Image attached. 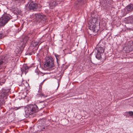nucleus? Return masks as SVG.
<instances>
[{
    "mask_svg": "<svg viewBox=\"0 0 133 133\" xmlns=\"http://www.w3.org/2000/svg\"><path fill=\"white\" fill-rule=\"evenodd\" d=\"M38 108L35 104H30L27 106L25 109V117H27L33 114L38 111Z\"/></svg>",
    "mask_w": 133,
    "mask_h": 133,
    "instance_id": "nucleus-1",
    "label": "nucleus"
},
{
    "mask_svg": "<svg viewBox=\"0 0 133 133\" xmlns=\"http://www.w3.org/2000/svg\"><path fill=\"white\" fill-rule=\"evenodd\" d=\"M104 50L105 48L104 47H101L99 45L97 46L94 51L96 52H97V54L95 56L97 59H100L102 58V55H103Z\"/></svg>",
    "mask_w": 133,
    "mask_h": 133,
    "instance_id": "nucleus-2",
    "label": "nucleus"
},
{
    "mask_svg": "<svg viewBox=\"0 0 133 133\" xmlns=\"http://www.w3.org/2000/svg\"><path fill=\"white\" fill-rule=\"evenodd\" d=\"M55 66L53 59L51 57L49 58L46 57V58L44 64L45 68H51Z\"/></svg>",
    "mask_w": 133,
    "mask_h": 133,
    "instance_id": "nucleus-3",
    "label": "nucleus"
},
{
    "mask_svg": "<svg viewBox=\"0 0 133 133\" xmlns=\"http://www.w3.org/2000/svg\"><path fill=\"white\" fill-rule=\"evenodd\" d=\"M11 16L9 15H4L0 19V26H4L5 24L11 19Z\"/></svg>",
    "mask_w": 133,
    "mask_h": 133,
    "instance_id": "nucleus-4",
    "label": "nucleus"
},
{
    "mask_svg": "<svg viewBox=\"0 0 133 133\" xmlns=\"http://www.w3.org/2000/svg\"><path fill=\"white\" fill-rule=\"evenodd\" d=\"M10 90L9 89H2L1 93L0 94V98L2 99L0 100L1 103L3 104V102L4 101V99L7 98V96L8 95Z\"/></svg>",
    "mask_w": 133,
    "mask_h": 133,
    "instance_id": "nucleus-5",
    "label": "nucleus"
},
{
    "mask_svg": "<svg viewBox=\"0 0 133 133\" xmlns=\"http://www.w3.org/2000/svg\"><path fill=\"white\" fill-rule=\"evenodd\" d=\"M34 17L37 21L41 20L44 21L46 18V17L45 15L39 13L35 14L34 15Z\"/></svg>",
    "mask_w": 133,
    "mask_h": 133,
    "instance_id": "nucleus-6",
    "label": "nucleus"
},
{
    "mask_svg": "<svg viewBox=\"0 0 133 133\" xmlns=\"http://www.w3.org/2000/svg\"><path fill=\"white\" fill-rule=\"evenodd\" d=\"M36 49L33 46H30L27 50L26 54L27 55H31L34 54L36 51Z\"/></svg>",
    "mask_w": 133,
    "mask_h": 133,
    "instance_id": "nucleus-7",
    "label": "nucleus"
},
{
    "mask_svg": "<svg viewBox=\"0 0 133 133\" xmlns=\"http://www.w3.org/2000/svg\"><path fill=\"white\" fill-rule=\"evenodd\" d=\"M127 49V52H128L133 50V42L131 44L130 43H128L127 46H125L123 48V49L126 50Z\"/></svg>",
    "mask_w": 133,
    "mask_h": 133,
    "instance_id": "nucleus-8",
    "label": "nucleus"
},
{
    "mask_svg": "<svg viewBox=\"0 0 133 133\" xmlns=\"http://www.w3.org/2000/svg\"><path fill=\"white\" fill-rule=\"evenodd\" d=\"M37 6L38 5L37 3L32 2L29 4L28 8L30 10H32L35 11L37 8Z\"/></svg>",
    "mask_w": 133,
    "mask_h": 133,
    "instance_id": "nucleus-9",
    "label": "nucleus"
},
{
    "mask_svg": "<svg viewBox=\"0 0 133 133\" xmlns=\"http://www.w3.org/2000/svg\"><path fill=\"white\" fill-rule=\"evenodd\" d=\"M46 79H45L43 81L41 82L40 85L39 86V88L41 89L42 88V85H43V83L44 82V81H45V80ZM37 95H38L39 96L42 97V96L44 97H45V96H44L43 94L41 92V89H39V90L38 91V93L37 94Z\"/></svg>",
    "mask_w": 133,
    "mask_h": 133,
    "instance_id": "nucleus-10",
    "label": "nucleus"
},
{
    "mask_svg": "<svg viewBox=\"0 0 133 133\" xmlns=\"http://www.w3.org/2000/svg\"><path fill=\"white\" fill-rule=\"evenodd\" d=\"M7 61L5 59V57H2L0 58V70L2 68V64L3 63H7Z\"/></svg>",
    "mask_w": 133,
    "mask_h": 133,
    "instance_id": "nucleus-11",
    "label": "nucleus"
},
{
    "mask_svg": "<svg viewBox=\"0 0 133 133\" xmlns=\"http://www.w3.org/2000/svg\"><path fill=\"white\" fill-rule=\"evenodd\" d=\"M95 22V23H94V22L93 23V24L92 23V24L90 25L89 28L90 29V30H92L94 32L96 31V21Z\"/></svg>",
    "mask_w": 133,
    "mask_h": 133,
    "instance_id": "nucleus-12",
    "label": "nucleus"
},
{
    "mask_svg": "<svg viewBox=\"0 0 133 133\" xmlns=\"http://www.w3.org/2000/svg\"><path fill=\"white\" fill-rule=\"evenodd\" d=\"M39 43L37 42H32L30 44V46H33L35 49L36 50L37 49L38 46V45Z\"/></svg>",
    "mask_w": 133,
    "mask_h": 133,
    "instance_id": "nucleus-13",
    "label": "nucleus"
},
{
    "mask_svg": "<svg viewBox=\"0 0 133 133\" xmlns=\"http://www.w3.org/2000/svg\"><path fill=\"white\" fill-rule=\"evenodd\" d=\"M126 9L127 11H130L133 9V4H130L127 6Z\"/></svg>",
    "mask_w": 133,
    "mask_h": 133,
    "instance_id": "nucleus-14",
    "label": "nucleus"
},
{
    "mask_svg": "<svg viewBox=\"0 0 133 133\" xmlns=\"http://www.w3.org/2000/svg\"><path fill=\"white\" fill-rule=\"evenodd\" d=\"M28 39L27 37H25V38L23 39V41L22 42H21V44L22 45L21 47H24L25 46V44L26 42L27 41Z\"/></svg>",
    "mask_w": 133,
    "mask_h": 133,
    "instance_id": "nucleus-15",
    "label": "nucleus"
},
{
    "mask_svg": "<svg viewBox=\"0 0 133 133\" xmlns=\"http://www.w3.org/2000/svg\"><path fill=\"white\" fill-rule=\"evenodd\" d=\"M29 68V67L27 65H25L22 68H21V70L22 72H26V70L28 69Z\"/></svg>",
    "mask_w": 133,
    "mask_h": 133,
    "instance_id": "nucleus-16",
    "label": "nucleus"
},
{
    "mask_svg": "<svg viewBox=\"0 0 133 133\" xmlns=\"http://www.w3.org/2000/svg\"><path fill=\"white\" fill-rule=\"evenodd\" d=\"M44 102H44H41L39 103V107L41 109L44 108L45 106Z\"/></svg>",
    "mask_w": 133,
    "mask_h": 133,
    "instance_id": "nucleus-17",
    "label": "nucleus"
},
{
    "mask_svg": "<svg viewBox=\"0 0 133 133\" xmlns=\"http://www.w3.org/2000/svg\"><path fill=\"white\" fill-rule=\"evenodd\" d=\"M57 4V1L56 0H52L51 3V4L52 6H55Z\"/></svg>",
    "mask_w": 133,
    "mask_h": 133,
    "instance_id": "nucleus-18",
    "label": "nucleus"
},
{
    "mask_svg": "<svg viewBox=\"0 0 133 133\" xmlns=\"http://www.w3.org/2000/svg\"><path fill=\"white\" fill-rule=\"evenodd\" d=\"M55 56L57 59V62L58 63V60L59 61L60 58V56L58 55H55Z\"/></svg>",
    "mask_w": 133,
    "mask_h": 133,
    "instance_id": "nucleus-19",
    "label": "nucleus"
},
{
    "mask_svg": "<svg viewBox=\"0 0 133 133\" xmlns=\"http://www.w3.org/2000/svg\"><path fill=\"white\" fill-rule=\"evenodd\" d=\"M128 113L129 114L130 116H132L133 115V112L132 111H129V112H128Z\"/></svg>",
    "mask_w": 133,
    "mask_h": 133,
    "instance_id": "nucleus-20",
    "label": "nucleus"
},
{
    "mask_svg": "<svg viewBox=\"0 0 133 133\" xmlns=\"http://www.w3.org/2000/svg\"><path fill=\"white\" fill-rule=\"evenodd\" d=\"M20 108V107H19V108H17V107H15L14 108H13V109L14 110H18V109L19 108Z\"/></svg>",
    "mask_w": 133,
    "mask_h": 133,
    "instance_id": "nucleus-21",
    "label": "nucleus"
},
{
    "mask_svg": "<svg viewBox=\"0 0 133 133\" xmlns=\"http://www.w3.org/2000/svg\"><path fill=\"white\" fill-rule=\"evenodd\" d=\"M2 37V33H0V38H1Z\"/></svg>",
    "mask_w": 133,
    "mask_h": 133,
    "instance_id": "nucleus-22",
    "label": "nucleus"
},
{
    "mask_svg": "<svg viewBox=\"0 0 133 133\" xmlns=\"http://www.w3.org/2000/svg\"><path fill=\"white\" fill-rule=\"evenodd\" d=\"M45 129V128L44 127H43L41 129V130H43Z\"/></svg>",
    "mask_w": 133,
    "mask_h": 133,
    "instance_id": "nucleus-23",
    "label": "nucleus"
},
{
    "mask_svg": "<svg viewBox=\"0 0 133 133\" xmlns=\"http://www.w3.org/2000/svg\"><path fill=\"white\" fill-rule=\"evenodd\" d=\"M18 52H20L21 51V49H20V50L18 51Z\"/></svg>",
    "mask_w": 133,
    "mask_h": 133,
    "instance_id": "nucleus-24",
    "label": "nucleus"
},
{
    "mask_svg": "<svg viewBox=\"0 0 133 133\" xmlns=\"http://www.w3.org/2000/svg\"><path fill=\"white\" fill-rule=\"evenodd\" d=\"M17 48H20V47H17ZM17 49H18V48H17Z\"/></svg>",
    "mask_w": 133,
    "mask_h": 133,
    "instance_id": "nucleus-25",
    "label": "nucleus"
},
{
    "mask_svg": "<svg viewBox=\"0 0 133 133\" xmlns=\"http://www.w3.org/2000/svg\"><path fill=\"white\" fill-rule=\"evenodd\" d=\"M58 87H59V86L58 85V87H57L58 88Z\"/></svg>",
    "mask_w": 133,
    "mask_h": 133,
    "instance_id": "nucleus-26",
    "label": "nucleus"
},
{
    "mask_svg": "<svg viewBox=\"0 0 133 133\" xmlns=\"http://www.w3.org/2000/svg\"><path fill=\"white\" fill-rule=\"evenodd\" d=\"M92 21H91V22Z\"/></svg>",
    "mask_w": 133,
    "mask_h": 133,
    "instance_id": "nucleus-27",
    "label": "nucleus"
}]
</instances>
